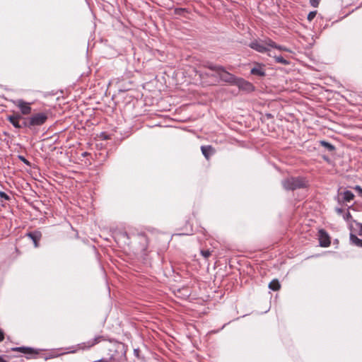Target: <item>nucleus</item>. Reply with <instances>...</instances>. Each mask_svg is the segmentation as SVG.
Returning <instances> with one entry per match:
<instances>
[{
	"mask_svg": "<svg viewBox=\"0 0 362 362\" xmlns=\"http://www.w3.org/2000/svg\"><path fill=\"white\" fill-rule=\"evenodd\" d=\"M350 242L356 247H362V240L358 238L355 234H350Z\"/></svg>",
	"mask_w": 362,
	"mask_h": 362,
	"instance_id": "obj_17",
	"label": "nucleus"
},
{
	"mask_svg": "<svg viewBox=\"0 0 362 362\" xmlns=\"http://www.w3.org/2000/svg\"><path fill=\"white\" fill-rule=\"evenodd\" d=\"M102 337H97L92 340L88 341L87 342H83L77 345V348L76 350L71 351V353H75L78 350H84L86 349H90L98 344L101 341Z\"/></svg>",
	"mask_w": 362,
	"mask_h": 362,
	"instance_id": "obj_9",
	"label": "nucleus"
},
{
	"mask_svg": "<svg viewBox=\"0 0 362 362\" xmlns=\"http://www.w3.org/2000/svg\"><path fill=\"white\" fill-rule=\"evenodd\" d=\"M339 197H341L342 202H350L354 199V194L349 190H346L344 192L339 194Z\"/></svg>",
	"mask_w": 362,
	"mask_h": 362,
	"instance_id": "obj_14",
	"label": "nucleus"
},
{
	"mask_svg": "<svg viewBox=\"0 0 362 362\" xmlns=\"http://www.w3.org/2000/svg\"><path fill=\"white\" fill-rule=\"evenodd\" d=\"M251 74L259 76H264L265 71L263 66L260 64H256V66L251 69Z\"/></svg>",
	"mask_w": 362,
	"mask_h": 362,
	"instance_id": "obj_15",
	"label": "nucleus"
},
{
	"mask_svg": "<svg viewBox=\"0 0 362 362\" xmlns=\"http://www.w3.org/2000/svg\"><path fill=\"white\" fill-rule=\"evenodd\" d=\"M209 69L212 71H216L222 81L231 84H235L237 78L234 75L226 71L223 67L216 66H209Z\"/></svg>",
	"mask_w": 362,
	"mask_h": 362,
	"instance_id": "obj_3",
	"label": "nucleus"
},
{
	"mask_svg": "<svg viewBox=\"0 0 362 362\" xmlns=\"http://www.w3.org/2000/svg\"><path fill=\"white\" fill-rule=\"evenodd\" d=\"M320 144L322 148L320 153L322 158L327 163H330L329 156L334 154L335 146L326 141H320Z\"/></svg>",
	"mask_w": 362,
	"mask_h": 362,
	"instance_id": "obj_4",
	"label": "nucleus"
},
{
	"mask_svg": "<svg viewBox=\"0 0 362 362\" xmlns=\"http://www.w3.org/2000/svg\"><path fill=\"white\" fill-rule=\"evenodd\" d=\"M4 339V332L0 329V342H1Z\"/></svg>",
	"mask_w": 362,
	"mask_h": 362,
	"instance_id": "obj_26",
	"label": "nucleus"
},
{
	"mask_svg": "<svg viewBox=\"0 0 362 362\" xmlns=\"http://www.w3.org/2000/svg\"><path fill=\"white\" fill-rule=\"evenodd\" d=\"M11 350L13 351H18L30 356L38 354V352L33 349L25 346L12 348Z\"/></svg>",
	"mask_w": 362,
	"mask_h": 362,
	"instance_id": "obj_13",
	"label": "nucleus"
},
{
	"mask_svg": "<svg viewBox=\"0 0 362 362\" xmlns=\"http://www.w3.org/2000/svg\"><path fill=\"white\" fill-rule=\"evenodd\" d=\"M316 13H317L316 11L310 12L309 14L308 15V20L309 21H311L315 17Z\"/></svg>",
	"mask_w": 362,
	"mask_h": 362,
	"instance_id": "obj_24",
	"label": "nucleus"
},
{
	"mask_svg": "<svg viewBox=\"0 0 362 362\" xmlns=\"http://www.w3.org/2000/svg\"><path fill=\"white\" fill-rule=\"evenodd\" d=\"M269 288L274 291H277L280 290L281 288V284L278 279H273L269 284Z\"/></svg>",
	"mask_w": 362,
	"mask_h": 362,
	"instance_id": "obj_18",
	"label": "nucleus"
},
{
	"mask_svg": "<svg viewBox=\"0 0 362 362\" xmlns=\"http://www.w3.org/2000/svg\"><path fill=\"white\" fill-rule=\"evenodd\" d=\"M201 254L206 259H208L211 255V252L209 250H201Z\"/></svg>",
	"mask_w": 362,
	"mask_h": 362,
	"instance_id": "obj_21",
	"label": "nucleus"
},
{
	"mask_svg": "<svg viewBox=\"0 0 362 362\" xmlns=\"http://www.w3.org/2000/svg\"><path fill=\"white\" fill-rule=\"evenodd\" d=\"M7 119L13 125V127L17 129L25 127L23 123H20V120L23 119V117L18 113L14 114L13 115H9L8 116Z\"/></svg>",
	"mask_w": 362,
	"mask_h": 362,
	"instance_id": "obj_10",
	"label": "nucleus"
},
{
	"mask_svg": "<svg viewBox=\"0 0 362 362\" xmlns=\"http://www.w3.org/2000/svg\"><path fill=\"white\" fill-rule=\"evenodd\" d=\"M358 228V235L362 236V223H356Z\"/></svg>",
	"mask_w": 362,
	"mask_h": 362,
	"instance_id": "obj_23",
	"label": "nucleus"
},
{
	"mask_svg": "<svg viewBox=\"0 0 362 362\" xmlns=\"http://www.w3.org/2000/svg\"><path fill=\"white\" fill-rule=\"evenodd\" d=\"M201 151L204 156L206 160H209L210 157L214 155L216 152L215 148L210 145L208 146H202L201 147Z\"/></svg>",
	"mask_w": 362,
	"mask_h": 362,
	"instance_id": "obj_12",
	"label": "nucleus"
},
{
	"mask_svg": "<svg viewBox=\"0 0 362 362\" xmlns=\"http://www.w3.org/2000/svg\"><path fill=\"white\" fill-rule=\"evenodd\" d=\"M266 44H267L270 47L275 48L281 51L290 52V50L286 47L278 45L276 42L269 38L266 39Z\"/></svg>",
	"mask_w": 362,
	"mask_h": 362,
	"instance_id": "obj_16",
	"label": "nucleus"
},
{
	"mask_svg": "<svg viewBox=\"0 0 362 362\" xmlns=\"http://www.w3.org/2000/svg\"><path fill=\"white\" fill-rule=\"evenodd\" d=\"M13 103L21 110L22 115H28L31 113V103L21 99L14 101Z\"/></svg>",
	"mask_w": 362,
	"mask_h": 362,
	"instance_id": "obj_7",
	"label": "nucleus"
},
{
	"mask_svg": "<svg viewBox=\"0 0 362 362\" xmlns=\"http://www.w3.org/2000/svg\"><path fill=\"white\" fill-rule=\"evenodd\" d=\"M274 59H275V62H277V63H280V64H284V65H287L289 64V62L286 59H285L283 57L281 56H278V57H274Z\"/></svg>",
	"mask_w": 362,
	"mask_h": 362,
	"instance_id": "obj_19",
	"label": "nucleus"
},
{
	"mask_svg": "<svg viewBox=\"0 0 362 362\" xmlns=\"http://www.w3.org/2000/svg\"><path fill=\"white\" fill-rule=\"evenodd\" d=\"M235 85H236L240 89L247 92H251L255 90V87L252 83L242 78H237L235 82Z\"/></svg>",
	"mask_w": 362,
	"mask_h": 362,
	"instance_id": "obj_8",
	"label": "nucleus"
},
{
	"mask_svg": "<svg viewBox=\"0 0 362 362\" xmlns=\"http://www.w3.org/2000/svg\"><path fill=\"white\" fill-rule=\"evenodd\" d=\"M48 119V116L47 113L45 112H39L33 115L31 117L28 118H25L23 124L25 127H28L31 129L35 126H41L44 124Z\"/></svg>",
	"mask_w": 362,
	"mask_h": 362,
	"instance_id": "obj_2",
	"label": "nucleus"
},
{
	"mask_svg": "<svg viewBox=\"0 0 362 362\" xmlns=\"http://www.w3.org/2000/svg\"><path fill=\"white\" fill-rule=\"evenodd\" d=\"M334 244L337 245V247L339 245V240L338 239H335L334 240Z\"/></svg>",
	"mask_w": 362,
	"mask_h": 362,
	"instance_id": "obj_29",
	"label": "nucleus"
},
{
	"mask_svg": "<svg viewBox=\"0 0 362 362\" xmlns=\"http://www.w3.org/2000/svg\"><path fill=\"white\" fill-rule=\"evenodd\" d=\"M0 198L1 199V202H3V200L5 201H10L11 197L7 194H6L4 192L0 191Z\"/></svg>",
	"mask_w": 362,
	"mask_h": 362,
	"instance_id": "obj_20",
	"label": "nucleus"
},
{
	"mask_svg": "<svg viewBox=\"0 0 362 362\" xmlns=\"http://www.w3.org/2000/svg\"><path fill=\"white\" fill-rule=\"evenodd\" d=\"M284 187L287 190H296L297 189L307 187L308 182L303 177H288L282 182Z\"/></svg>",
	"mask_w": 362,
	"mask_h": 362,
	"instance_id": "obj_1",
	"label": "nucleus"
},
{
	"mask_svg": "<svg viewBox=\"0 0 362 362\" xmlns=\"http://www.w3.org/2000/svg\"><path fill=\"white\" fill-rule=\"evenodd\" d=\"M250 47L260 53H265L269 51V45L266 44V39L264 40H255L250 42Z\"/></svg>",
	"mask_w": 362,
	"mask_h": 362,
	"instance_id": "obj_5",
	"label": "nucleus"
},
{
	"mask_svg": "<svg viewBox=\"0 0 362 362\" xmlns=\"http://www.w3.org/2000/svg\"><path fill=\"white\" fill-rule=\"evenodd\" d=\"M26 235L33 241L35 247H39V241L42 238L41 232L35 230L33 232L28 233Z\"/></svg>",
	"mask_w": 362,
	"mask_h": 362,
	"instance_id": "obj_11",
	"label": "nucleus"
},
{
	"mask_svg": "<svg viewBox=\"0 0 362 362\" xmlns=\"http://www.w3.org/2000/svg\"><path fill=\"white\" fill-rule=\"evenodd\" d=\"M0 362H8V361L4 360L1 356H0Z\"/></svg>",
	"mask_w": 362,
	"mask_h": 362,
	"instance_id": "obj_30",
	"label": "nucleus"
},
{
	"mask_svg": "<svg viewBox=\"0 0 362 362\" xmlns=\"http://www.w3.org/2000/svg\"><path fill=\"white\" fill-rule=\"evenodd\" d=\"M319 245L322 247H327L331 244V237L324 229L318 230Z\"/></svg>",
	"mask_w": 362,
	"mask_h": 362,
	"instance_id": "obj_6",
	"label": "nucleus"
},
{
	"mask_svg": "<svg viewBox=\"0 0 362 362\" xmlns=\"http://www.w3.org/2000/svg\"><path fill=\"white\" fill-rule=\"evenodd\" d=\"M310 2L313 6H317V0H310Z\"/></svg>",
	"mask_w": 362,
	"mask_h": 362,
	"instance_id": "obj_28",
	"label": "nucleus"
},
{
	"mask_svg": "<svg viewBox=\"0 0 362 362\" xmlns=\"http://www.w3.org/2000/svg\"><path fill=\"white\" fill-rule=\"evenodd\" d=\"M354 189L358 192L359 196L362 197V188L360 186L356 185Z\"/></svg>",
	"mask_w": 362,
	"mask_h": 362,
	"instance_id": "obj_25",
	"label": "nucleus"
},
{
	"mask_svg": "<svg viewBox=\"0 0 362 362\" xmlns=\"http://www.w3.org/2000/svg\"><path fill=\"white\" fill-rule=\"evenodd\" d=\"M327 110L325 108L318 105V116H320V115H327Z\"/></svg>",
	"mask_w": 362,
	"mask_h": 362,
	"instance_id": "obj_22",
	"label": "nucleus"
},
{
	"mask_svg": "<svg viewBox=\"0 0 362 362\" xmlns=\"http://www.w3.org/2000/svg\"><path fill=\"white\" fill-rule=\"evenodd\" d=\"M326 92V90H323V88H321L320 90L318 89V95H322Z\"/></svg>",
	"mask_w": 362,
	"mask_h": 362,
	"instance_id": "obj_27",
	"label": "nucleus"
}]
</instances>
